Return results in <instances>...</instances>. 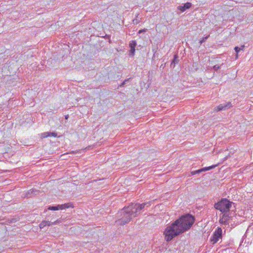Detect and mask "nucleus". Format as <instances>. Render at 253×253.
<instances>
[{
	"instance_id": "4468645a",
	"label": "nucleus",
	"mask_w": 253,
	"mask_h": 253,
	"mask_svg": "<svg viewBox=\"0 0 253 253\" xmlns=\"http://www.w3.org/2000/svg\"><path fill=\"white\" fill-rule=\"evenodd\" d=\"M48 210L51 211L58 210V205L57 206H50L48 208Z\"/></svg>"
},
{
	"instance_id": "bb28decb",
	"label": "nucleus",
	"mask_w": 253,
	"mask_h": 253,
	"mask_svg": "<svg viewBox=\"0 0 253 253\" xmlns=\"http://www.w3.org/2000/svg\"><path fill=\"white\" fill-rule=\"evenodd\" d=\"M141 32H143V31H142V30H140V31H139V33H140Z\"/></svg>"
},
{
	"instance_id": "cd10ccee",
	"label": "nucleus",
	"mask_w": 253,
	"mask_h": 253,
	"mask_svg": "<svg viewBox=\"0 0 253 253\" xmlns=\"http://www.w3.org/2000/svg\"><path fill=\"white\" fill-rule=\"evenodd\" d=\"M141 32H143V31H142V30H140V31H139V33H140Z\"/></svg>"
},
{
	"instance_id": "2eb2a0df",
	"label": "nucleus",
	"mask_w": 253,
	"mask_h": 253,
	"mask_svg": "<svg viewBox=\"0 0 253 253\" xmlns=\"http://www.w3.org/2000/svg\"><path fill=\"white\" fill-rule=\"evenodd\" d=\"M49 136H50V132H44L42 134V138H46V137H49Z\"/></svg>"
},
{
	"instance_id": "20e7f679",
	"label": "nucleus",
	"mask_w": 253,
	"mask_h": 253,
	"mask_svg": "<svg viewBox=\"0 0 253 253\" xmlns=\"http://www.w3.org/2000/svg\"><path fill=\"white\" fill-rule=\"evenodd\" d=\"M221 229L220 228H218L217 230L214 232L212 238L211 239V241L212 242V244L216 243L219 240V239L221 237Z\"/></svg>"
},
{
	"instance_id": "39448f33",
	"label": "nucleus",
	"mask_w": 253,
	"mask_h": 253,
	"mask_svg": "<svg viewBox=\"0 0 253 253\" xmlns=\"http://www.w3.org/2000/svg\"><path fill=\"white\" fill-rule=\"evenodd\" d=\"M231 106L232 105L231 102H230L224 104H221L219 105H218L216 109H215V111H219L223 110H226L227 109H229Z\"/></svg>"
},
{
	"instance_id": "b1692460",
	"label": "nucleus",
	"mask_w": 253,
	"mask_h": 253,
	"mask_svg": "<svg viewBox=\"0 0 253 253\" xmlns=\"http://www.w3.org/2000/svg\"><path fill=\"white\" fill-rule=\"evenodd\" d=\"M157 55V54L156 53V52H155L154 54V57L155 58V57Z\"/></svg>"
},
{
	"instance_id": "1a4fd4ad",
	"label": "nucleus",
	"mask_w": 253,
	"mask_h": 253,
	"mask_svg": "<svg viewBox=\"0 0 253 253\" xmlns=\"http://www.w3.org/2000/svg\"><path fill=\"white\" fill-rule=\"evenodd\" d=\"M190 2H186L183 6H179L177 8L182 12H184L186 9L189 8L191 6Z\"/></svg>"
},
{
	"instance_id": "6e6552de",
	"label": "nucleus",
	"mask_w": 253,
	"mask_h": 253,
	"mask_svg": "<svg viewBox=\"0 0 253 253\" xmlns=\"http://www.w3.org/2000/svg\"><path fill=\"white\" fill-rule=\"evenodd\" d=\"M129 47H130V53L132 55H133L135 52V47L136 45V42L135 41H132L129 43Z\"/></svg>"
},
{
	"instance_id": "f3484780",
	"label": "nucleus",
	"mask_w": 253,
	"mask_h": 253,
	"mask_svg": "<svg viewBox=\"0 0 253 253\" xmlns=\"http://www.w3.org/2000/svg\"><path fill=\"white\" fill-rule=\"evenodd\" d=\"M235 51L236 52V59H237L238 57V53L240 51V48H239V47L236 46L234 48Z\"/></svg>"
},
{
	"instance_id": "a878e982",
	"label": "nucleus",
	"mask_w": 253,
	"mask_h": 253,
	"mask_svg": "<svg viewBox=\"0 0 253 253\" xmlns=\"http://www.w3.org/2000/svg\"><path fill=\"white\" fill-rule=\"evenodd\" d=\"M68 115L65 116V119H68Z\"/></svg>"
},
{
	"instance_id": "aec40b11",
	"label": "nucleus",
	"mask_w": 253,
	"mask_h": 253,
	"mask_svg": "<svg viewBox=\"0 0 253 253\" xmlns=\"http://www.w3.org/2000/svg\"><path fill=\"white\" fill-rule=\"evenodd\" d=\"M47 226H50V225H52V222H51L50 221H47Z\"/></svg>"
},
{
	"instance_id": "4be33fe9",
	"label": "nucleus",
	"mask_w": 253,
	"mask_h": 253,
	"mask_svg": "<svg viewBox=\"0 0 253 253\" xmlns=\"http://www.w3.org/2000/svg\"><path fill=\"white\" fill-rule=\"evenodd\" d=\"M59 223V221L58 220H57L56 221L53 222H52V224L53 225V224H56L57 223Z\"/></svg>"
},
{
	"instance_id": "f257e3e1",
	"label": "nucleus",
	"mask_w": 253,
	"mask_h": 253,
	"mask_svg": "<svg viewBox=\"0 0 253 253\" xmlns=\"http://www.w3.org/2000/svg\"><path fill=\"white\" fill-rule=\"evenodd\" d=\"M195 221L194 217L189 214L182 216L167 227L164 234L167 241H171L174 237L188 230Z\"/></svg>"
},
{
	"instance_id": "6ab92c4d",
	"label": "nucleus",
	"mask_w": 253,
	"mask_h": 253,
	"mask_svg": "<svg viewBox=\"0 0 253 253\" xmlns=\"http://www.w3.org/2000/svg\"><path fill=\"white\" fill-rule=\"evenodd\" d=\"M57 134L56 132H50V136L56 137Z\"/></svg>"
},
{
	"instance_id": "0eeeda50",
	"label": "nucleus",
	"mask_w": 253,
	"mask_h": 253,
	"mask_svg": "<svg viewBox=\"0 0 253 253\" xmlns=\"http://www.w3.org/2000/svg\"><path fill=\"white\" fill-rule=\"evenodd\" d=\"M224 213L222 215V218L220 219L219 222L221 223L225 224L226 222L229 219L230 216L227 212H224Z\"/></svg>"
},
{
	"instance_id": "423d86ee",
	"label": "nucleus",
	"mask_w": 253,
	"mask_h": 253,
	"mask_svg": "<svg viewBox=\"0 0 253 253\" xmlns=\"http://www.w3.org/2000/svg\"><path fill=\"white\" fill-rule=\"evenodd\" d=\"M216 166V165H212L211 166L208 167H205V168H204L203 169H198L197 170L192 171L191 172V174L192 175H195L196 174H198V173H200L203 171L209 170L213 168H214Z\"/></svg>"
},
{
	"instance_id": "a211bd4d",
	"label": "nucleus",
	"mask_w": 253,
	"mask_h": 253,
	"mask_svg": "<svg viewBox=\"0 0 253 253\" xmlns=\"http://www.w3.org/2000/svg\"><path fill=\"white\" fill-rule=\"evenodd\" d=\"M223 65V64H222L220 66H219L218 65H215L214 66H213V69L215 70V71H217L220 68L221 66Z\"/></svg>"
},
{
	"instance_id": "412c9836",
	"label": "nucleus",
	"mask_w": 253,
	"mask_h": 253,
	"mask_svg": "<svg viewBox=\"0 0 253 253\" xmlns=\"http://www.w3.org/2000/svg\"><path fill=\"white\" fill-rule=\"evenodd\" d=\"M128 81V79L125 80V81L122 84L121 86H123L126 84V82H127Z\"/></svg>"
},
{
	"instance_id": "393cba45",
	"label": "nucleus",
	"mask_w": 253,
	"mask_h": 253,
	"mask_svg": "<svg viewBox=\"0 0 253 253\" xmlns=\"http://www.w3.org/2000/svg\"><path fill=\"white\" fill-rule=\"evenodd\" d=\"M163 212L159 213V216H160V215H162V214H163ZM164 213H165V212H164Z\"/></svg>"
},
{
	"instance_id": "f8f14e48",
	"label": "nucleus",
	"mask_w": 253,
	"mask_h": 253,
	"mask_svg": "<svg viewBox=\"0 0 253 253\" xmlns=\"http://www.w3.org/2000/svg\"><path fill=\"white\" fill-rule=\"evenodd\" d=\"M38 192V191H37V190H33V189H32V190H30V191H29L28 192V193H27V194H26V197H27V198H29V197H30L29 195H30V194H35V195H36V194L35 193H36V192Z\"/></svg>"
},
{
	"instance_id": "9b49d317",
	"label": "nucleus",
	"mask_w": 253,
	"mask_h": 253,
	"mask_svg": "<svg viewBox=\"0 0 253 253\" xmlns=\"http://www.w3.org/2000/svg\"><path fill=\"white\" fill-rule=\"evenodd\" d=\"M179 61L178 57L176 54L174 55V58L172 60V62H171L170 66L172 67L173 66V67L175 66V64L176 63H177Z\"/></svg>"
},
{
	"instance_id": "dca6fc26",
	"label": "nucleus",
	"mask_w": 253,
	"mask_h": 253,
	"mask_svg": "<svg viewBox=\"0 0 253 253\" xmlns=\"http://www.w3.org/2000/svg\"><path fill=\"white\" fill-rule=\"evenodd\" d=\"M209 36H210V35H208L205 37L203 38L200 41V43L201 44L203 42H206V41L208 39V38L209 37Z\"/></svg>"
},
{
	"instance_id": "ddd939ff",
	"label": "nucleus",
	"mask_w": 253,
	"mask_h": 253,
	"mask_svg": "<svg viewBox=\"0 0 253 253\" xmlns=\"http://www.w3.org/2000/svg\"><path fill=\"white\" fill-rule=\"evenodd\" d=\"M47 221L43 220L42 221L39 225V227L41 229L43 228L47 225Z\"/></svg>"
},
{
	"instance_id": "5701e85b",
	"label": "nucleus",
	"mask_w": 253,
	"mask_h": 253,
	"mask_svg": "<svg viewBox=\"0 0 253 253\" xmlns=\"http://www.w3.org/2000/svg\"><path fill=\"white\" fill-rule=\"evenodd\" d=\"M244 47H245V46L243 45H242V46H241V47H239V48H240V50H243V49H244Z\"/></svg>"
},
{
	"instance_id": "9d476101",
	"label": "nucleus",
	"mask_w": 253,
	"mask_h": 253,
	"mask_svg": "<svg viewBox=\"0 0 253 253\" xmlns=\"http://www.w3.org/2000/svg\"><path fill=\"white\" fill-rule=\"evenodd\" d=\"M58 210H63L70 207H73L72 204L70 203H66L62 205H58Z\"/></svg>"
},
{
	"instance_id": "f03ea898",
	"label": "nucleus",
	"mask_w": 253,
	"mask_h": 253,
	"mask_svg": "<svg viewBox=\"0 0 253 253\" xmlns=\"http://www.w3.org/2000/svg\"><path fill=\"white\" fill-rule=\"evenodd\" d=\"M150 206V203L147 202L141 204L131 203L128 207H124L119 213L121 217L116 221L117 224L124 225L128 223L133 217L138 216L141 210Z\"/></svg>"
},
{
	"instance_id": "7ed1b4c3",
	"label": "nucleus",
	"mask_w": 253,
	"mask_h": 253,
	"mask_svg": "<svg viewBox=\"0 0 253 253\" xmlns=\"http://www.w3.org/2000/svg\"><path fill=\"white\" fill-rule=\"evenodd\" d=\"M232 204V202L227 199H222L220 201L214 204V207L223 213L227 212L230 210Z\"/></svg>"
}]
</instances>
